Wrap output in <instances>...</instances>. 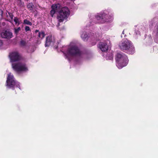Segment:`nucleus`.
Here are the masks:
<instances>
[{
	"mask_svg": "<svg viewBox=\"0 0 158 158\" xmlns=\"http://www.w3.org/2000/svg\"><path fill=\"white\" fill-rule=\"evenodd\" d=\"M116 65L119 69H121L126 66L128 62L127 56L125 55L118 53L116 56Z\"/></svg>",
	"mask_w": 158,
	"mask_h": 158,
	"instance_id": "obj_1",
	"label": "nucleus"
},
{
	"mask_svg": "<svg viewBox=\"0 0 158 158\" xmlns=\"http://www.w3.org/2000/svg\"><path fill=\"white\" fill-rule=\"evenodd\" d=\"M65 55L68 57L69 56L82 57L83 54L80 51L75 44H71L70 47L65 53Z\"/></svg>",
	"mask_w": 158,
	"mask_h": 158,
	"instance_id": "obj_2",
	"label": "nucleus"
},
{
	"mask_svg": "<svg viewBox=\"0 0 158 158\" xmlns=\"http://www.w3.org/2000/svg\"><path fill=\"white\" fill-rule=\"evenodd\" d=\"M70 11L67 7H64L61 9L59 11L57 16V19L60 22L66 21L67 18L69 16Z\"/></svg>",
	"mask_w": 158,
	"mask_h": 158,
	"instance_id": "obj_3",
	"label": "nucleus"
},
{
	"mask_svg": "<svg viewBox=\"0 0 158 158\" xmlns=\"http://www.w3.org/2000/svg\"><path fill=\"white\" fill-rule=\"evenodd\" d=\"M6 86L8 88H10L13 87L19 88V83L16 82L15 80L13 75L9 73L8 74L7 77L6 81Z\"/></svg>",
	"mask_w": 158,
	"mask_h": 158,
	"instance_id": "obj_4",
	"label": "nucleus"
},
{
	"mask_svg": "<svg viewBox=\"0 0 158 158\" xmlns=\"http://www.w3.org/2000/svg\"><path fill=\"white\" fill-rule=\"evenodd\" d=\"M12 66L13 69L18 72L27 71L28 70L27 67L24 63L20 62L13 63Z\"/></svg>",
	"mask_w": 158,
	"mask_h": 158,
	"instance_id": "obj_5",
	"label": "nucleus"
},
{
	"mask_svg": "<svg viewBox=\"0 0 158 158\" xmlns=\"http://www.w3.org/2000/svg\"><path fill=\"white\" fill-rule=\"evenodd\" d=\"M131 43L127 39L123 40L119 44L118 46L120 49L123 50H127L131 46Z\"/></svg>",
	"mask_w": 158,
	"mask_h": 158,
	"instance_id": "obj_6",
	"label": "nucleus"
},
{
	"mask_svg": "<svg viewBox=\"0 0 158 158\" xmlns=\"http://www.w3.org/2000/svg\"><path fill=\"white\" fill-rule=\"evenodd\" d=\"M9 58L10 62H14L18 61L20 59V57L17 52H12L10 53Z\"/></svg>",
	"mask_w": 158,
	"mask_h": 158,
	"instance_id": "obj_7",
	"label": "nucleus"
},
{
	"mask_svg": "<svg viewBox=\"0 0 158 158\" xmlns=\"http://www.w3.org/2000/svg\"><path fill=\"white\" fill-rule=\"evenodd\" d=\"M57 42H56L55 39L54 37H52L51 35L48 36L46 38L45 47L48 46L50 45H54L57 44Z\"/></svg>",
	"mask_w": 158,
	"mask_h": 158,
	"instance_id": "obj_8",
	"label": "nucleus"
},
{
	"mask_svg": "<svg viewBox=\"0 0 158 158\" xmlns=\"http://www.w3.org/2000/svg\"><path fill=\"white\" fill-rule=\"evenodd\" d=\"M109 43V40L104 42H101L98 45V47L103 52H106L108 49V44Z\"/></svg>",
	"mask_w": 158,
	"mask_h": 158,
	"instance_id": "obj_9",
	"label": "nucleus"
},
{
	"mask_svg": "<svg viewBox=\"0 0 158 158\" xmlns=\"http://www.w3.org/2000/svg\"><path fill=\"white\" fill-rule=\"evenodd\" d=\"M1 35L2 38L8 39H10L13 36L12 33L9 30L2 32Z\"/></svg>",
	"mask_w": 158,
	"mask_h": 158,
	"instance_id": "obj_10",
	"label": "nucleus"
},
{
	"mask_svg": "<svg viewBox=\"0 0 158 158\" xmlns=\"http://www.w3.org/2000/svg\"><path fill=\"white\" fill-rule=\"evenodd\" d=\"M52 10L50 11V15L52 17L56 11H57L60 9V5L59 4H53L52 6Z\"/></svg>",
	"mask_w": 158,
	"mask_h": 158,
	"instance_id": "obj_11",
	"label": "nucleus"
},
{
	"mask_svg": "<svg viewBox=\"0 0 158 158\" xmlns=\"http://www.w3.org/2000/svg\"><path fill=\"white\" fill-rule=\"evenodd\" d=\"M154 35L155 36V41L158 43V23H157L155 27L153 32Z\"/></svg>",
	"mask_w": 158,
	"mask_h": 158,
	"instance_id": "obj_12",
	"label": "nucleus"
},
{
	"mask_svg": "<svg viewBox=\"0 0 158 158\" xmlns=\"http://www.w3.org/2000/svg\"><path fill=\"white\" fill-rule=\"evenodd\" d=\"M127 50L128 51V53L130 54H133L135 52V49L132 44H131V46L130 48Z\"/></svg>",
	"mask_w": 158,
	"mask_h": 158,
	"instance_id": "obj_13",
	"label": "nucleus"
},
{
	"mask_svg": "<svg viewBox=\"0 0 158 158\" xmlns=\"http://www.w3.org/2000/svg\"><path fill=\"white\" fill-rule=\"evenodd\" d=\"M113 19V15H109L107 16L106 18L105 22H112Z\"/></svg>",
	"mask_w": 158,
	"mask_h": 158,
	"instance_id": "obj_14",
	"label": "nucleus"
},
{
	"mask_svg": "<svg viewBox=\"0 0 158 158\" xmlns=\"http://www.w3.org/2000/svg\"><path fill=\"white\" fill-rule=\"evenodd\" d=\"M87 34L85 32H83L81 35V38L84 41L86 40H87Z\"/></svg>",
	"mask_w": 158,
	"mask_h": 158,
	"instance_id": "obj_15",
	"label": "nucleus"
},
{
	"mask_svg": "<svg viewBox=\"0 0 158 158\" xmlns=\"http://www.w3.org/2000/svg\"><path fill=\"white\" fill-rule=\"evenodd\" d=\"M45 36V33L44 32L42 31L39 32L38 36L41 39L43 38Z\"/></svg>",
	"mask_w": 158,
	"mask_h": 158,
	"instance_id": "obj_16",
	"label": "nucleus"
},
{
	"mask_svg": "<svg viewBox=\"0 0 158 158\" xmlns=\"http://www.w3.org/2000/svg\"><path fill=\"white\" fill-rule=\"evenodd\" d=\"M96 18L98 20H99L100 21L98 22L99 23H103V19L100 16H96Z\"/></svg>",
	"mask_w": 158,
	"mask_h": 158,
	"instance_id": "obj_17",
	"label": "nucleus"
},
{
	"mask_svg": "<svg viewBox=\"0 0 158 158\" xmlns=\"http://www.w3.org/2000/svg\"><path fill=\"white\" fill-rule=\"evenodd\" d=\"M107 60H111L113 58V56L112 54H108L106 57Z\"/></svg>",
	"mask_w": 158,
	"mask_h": 158,
	"instance_id": "obj_18",
	"label": "nucleus"
},
{
	"mask_svg": "<svg viewBox=\"0 0 158 158\" xmlns=\"http://www.w3.org/2000/svg\"><path fill=\"white\" fill-rule=\"evenodd\" d=\"M20 30V27H19L17 28H15V32L16 34H17Z\"/></svg>",
	"mask_w": 158,
	"mask_h": 158,
	"instance_id": "obj_19",
	"label": "nucleus"
},
{
	"mask_svg": "<svg viewBox=\"0 0 158 158\" xmlns=\"http://www.w3.org/2000/svg\"><path fill=\"white\" fill-rule=\"evenodd\" d=\"M24 23L27 25H31V23L27 19H25L24 20Z\"/></svg>",
	"mask_w": 158,
	"mask_h": 158,
	"instance_id": "obj_20",
	"label": "nucleus"
},
{
	"mask_svg": "<svg viewBox=\"0 0 158 158\" xmlns=\"http://www.w3.org/2000/svg\"><path fill=\"white\" fill-rule=\"evenodd\" d=\"M14 20L16 24H18V25H19V20L18 18L16 17H15Z\"/></svg>",
	"mask_w": 158,
	"mask_h": 158,
	"instance_id": "obj_21",
	"label": "nucleus"
},
{
	"mask_svg": "<svg viewBox=\"0 0 158 158\" xmlns=\"http://www.w3.org/2000/svg\"><path fill=\"white\" fill-rule=\"evenodd\" d=\"M21 44L23 46H24L26 44V42L25 41L22 40L20 42Z\"/></svg>",
	"mask_w": 158,
	"mask_h": 158,
	"instance_id": "obj_22",
	"label": "nucleus"
},
{
	"mask_svg": "<svg viewBox=\"0 0 158 158\" xmlns=\"http://www.w3.org/2000/svg\"><path fill=\"white\" fill-rule=\"evenodd\" d=\"M23 3L21 2V0H18L17 4L19 6H21L22 5Z\"/></svg>",
	"mask_w": 158,
	"mask_h": 158,
	"instance_id": "obj_23",
	"label": "nucleus"
},
{
	"mask_svg": "<svg viewBox=\"0 0 158 158\" xmlns=\"http://www.w3.org/2000/svg\"><path fill=\"white\" fill-rule=\"evenodd\" d=\"M25 29L26 31H27L30 30V28L29 27L27 26L25 27Z\"/></svg>",
	"mask_w": 158,
	"mask_h": 158,
	"instance_id": "obj_24",
	"label": "nucleus"
},
{
	"mask_svg": "<svg viewBox=\"0 0 158 158\" xmlns=\"http://www.w3.org/2000/svg\"><path fill=\"white\" fill-rule=\"evenodd\" d=\"M9 14L10 17V19H10V20H12L13 19V16L11 14Z\"/></svg>",
	"mask_w": 158,
	"mask_h": 158,
	"instance_id": "obj_25",
	"label": "nucleus"
},
{
	"mask_svg": "<svg viewBox=\"0 0 158 158\" xmlns=\"http://www.w3.org/2000/svg\"><path fill=\"white\" fill-rule=\"evenodd\" d=\"M32 4H29L27 5V7L28 8H30V7H31Z\"/></svg>",
	"mask_w": 158,
	"mask_h": 158,
	"instance_id": "obj_26",
	"label": "nucleus"
},
{
	"mask_svg": "<svg viewBox=\"0 0 158 158\" xmlns=\"http://www.w3.org/2000/svg\"><path fill=\"white\" fill-rule=\"evenodd\" d=\"M135 33L136 34H140V33H139V31H135Z\"/></svg>",
	"mask_w": 158,
	"mask_h": 158,
	"instance_id": "obj_27",
	"label": "nucleus"
},
{
	"mask_svg": "<svg viewBox=\"0 0 158 158\" xmlns=\"http://www.w3.org/2000/svg\"><path fill=\"white\" fill-rule=\"evenodd\" d=\"M124 30H123L122 33V34H121V37L122 38L123 37V35H124Z\"/></svg>",
	"mask_w": 158,
	"mask_h": 158,
	"instance_id": "obj_28",
	"label": "nucleus"
},
{
	"mask_svg": "<svg viewBox=\"0 0 158 158\" xmlns=\"http://www.w3.org/2000/svg\"><path fill=\"white\" fill-rule=\"evenodd\" d=\"M2 42L1 40H0V47L2 46Z\"/></svg>",
	"mask_w": 158,
	"mask_h": 158,
	"instance_id": "obj_29",
	"label": "nucleus"
},
{
	"mask_svg": "<svg viewBox=\"0 0 158 158\" xmlns=\"http://www.w3.org/2000/svg\"><path fill=\"white\" fill-rule=\"evenodd\" d=\"M38 31V30H36L35 31V32H37Z\"/></svg>",
	"mask_w": 158,
	"mask_h": 158,
	"instance_id": "obj_30",
	"label": "nucleus"
}]
</instances>
